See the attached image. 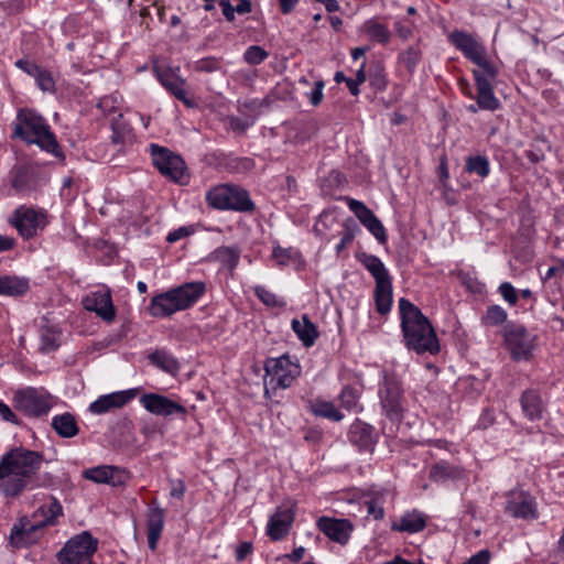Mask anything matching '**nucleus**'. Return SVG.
<instances>
[{
	"instance_id": "nucleus-37",
	"label": "nucleus",
	"mask_w": 564,
	"mask_h": 564,
	"mask_svg": "<svg viewBox=\"0 0 564 564\" xmlns=\"http://www.w3.org/2000/svg\"><path fill=\"white\" fill-rule=\"evenodd\" d=\"M365 268L371 273L376 283L384 282L387 280H391V275L383 262L373 254H364L361 260Z\"/></svg>"
},
{
	"instance_id": "nucleus-63",
	"label": "nucleus",
	"mask_w": 564,
	"mask_h": 564,
	"mask_svg": "<svg viewBox=\"0 0 564 564\" xmlns=\"http://www.w3.org/2000/svg\"><path fill=\"white\" fill-rule=\"evenodd\" d=\"M219 6L221 8L225 19L228 22H232L235 20V13L237 12L235 7L231 4L230 0H219Z\"/></svg>"
},
{
	"instance_id": "nucleus-55",
	"label": "nucleus",
	"mask_w": 564,
	"mask_h": 564,
	"mask_svg": "<svg viewBox=\"0 0 564 564\" xmlns=\"http://www.w3.org/2000/svg\"><path fill=\"white\" fill-rule=\"evenodd\" d=\"M499 293L503 300L510 304L516 305L518 302V293L510 282H503L499 285Z\"/></svg>"
},
{
	"instance_id": "nucleus-31",
	"label": "nucleus",
	"mask_w": 564,
	"mask_h": 564,
	"mask_svg": "<svg viewBox=\"0 0 564 564\" xmlns=\"http://www.w3.org/2000/svg\"><path fill=\"white\" fill-rule=\"evenodd\" d=\"M361 393V387L345 386L338 395L340 406L348 412L361 413L364 411V406L360 402Z\"/></svg>"
},
{
	"instance_id": "nucleus-59",
	"label": "nucleus",
	"mask_w": 564,
	"mask_h": 564,
	"mask_svg": "<svg viewBox=\"0 0 564 564\" xmlns=\"http://www.w3.org/2000/svg\"><path fill=\"white\" fill-rule=\"evenodd\" d=\"M495 414L490 409H485L479 417L478 426L479 429L486 430L495 423Z\"/></svg>"
},
{
	"instance_id": "nucleus-35",
	"label": "nucleus",
	"mask_w": 564,
	"mask_h": 564,
	"mask_svg": "<svg viewBox=\"0 0 564 564\" xmlns=\"http://www.w3.org/2000/svg\"><path fill=\"white\" fill-rule=\"evenodd\" d=\"M112 134L111 142L117 145H127L133 142V132L129 123L124 121L122 115L111 122Z\"/></svg>"
},
{
	"instance_id": "nucleus-50",
	"label": "nucleus",
	"mask_w": 564,
	"mask_h": 564,
	"mask_svg": "<svg viewBox=\"0 0 564 564\" xmlns=\"http://www.w3.org/2000/svg\"><path fill=\"white\" fill-rule=\"evenodd\" d=\"M364 226L373 235V237L380 243H386L387 242L386 229H384L382 223L378 219L377 216H373L371 218V220L367 221Z\"/></svg>"
},
{
	"instance_id": "nucleus-17",
	"label": "nucleus",
	"mask_w": 564,
	"mask_h": 564,
	"mask_svg": "<svg viewBox=\"0 0 564 564\" xmlns=\"http://www.w3.org/2000/svg\"><path fill=\"white\" fill-rule=\"evenodd\" d=\"M82 304L85 310L96 313L106 323H111L116 318V308L109 289L90 292L83 297Z\"/></svg>"
},
{
	"instance_id": "nucleus-16",
	"label": "nucleus",
	"mask_w": 564,
	"mask_h": 564,
	"mask_svg": "<svg viewBox=\"0 0 564 564\" xmlns=\"http://www.w3.org/2000/svg\"><path fill=\"white\" fill-rule=\"evenodd\" d=\"M506 511L517 519L535 520L539 517L535 499L523 490H512L507 495Z\"/></svg>"
},
{
	"instance_id": "nucleus-26",
	"label": "nucleus",
	"mask_w": 564,
	"mask_h": 564,
	"mask_svg": "<svg viewBox=\"0 0 564 564\" xmlns=\"http://www.w3.org/2000/svg\"><path fill=\"white\" fill-rule=\"evenodd\" d=\"M520 404L524 416L530 421H536L542 417L543 401L538 390L528 389L522 392Z\"/></svg>"
},
{
	"instance_id": "nucleus-46",
	"label": "nucleus",
	"mask_w": 564,
	"mask_h": 564,
	"mask_svg": "<svg viewBox=\"0 0 564 564\" xmlns=\"http://www.w3.org/2000/svg\"><path fill=\"white\" fill-rule=\"evenodd\" d=\"M547 150H550V145L545 140H535L524 153L531 163L536 164L545 159Z\"/></svg>"
},
{
	"instance_id": "nucleus-60",
	"label": "nucleus",
	"mask_w": 564,
	"mask_h": 564,
	"mask_svg": "<svg viewBox=\"0 0 564 564\" xmlns=\"http://www.w3.org/2000/svg\"><path fill=\"white\" fill-rule=\"evenodd\" d=\"M253 551V545L251 542H241L236 549V561L242 562L245 558L251 554Z\"/></svg>"
},
{
	"instance_id": "nucleus-19",
	"label": "nucleus",
	"mask_w": 564,
	"mask_h": 564,
	"mask_svg": "<svg viewBox=\"0 0 564 564\" xmlns=\"http://www.w3.org/2000/svg\"><path fill=\"white\" fill-rule=\"evenodd\" d=\"M317 529L329 540L345 545L354 531V524L348 519H337L323 516L316 521Z\"/></svg>"
},
{
	"instance_id": "nucleus-11",
	"label": "nucleus",
	"mask_w": 564,
	"mask_h": 564,
	"mask_svg": "<svg viewBox=\"0 0 564 564\" xmlns=\"http://www.w3.org/2000/svg\"><path fill=\"white\" fill-rule=\"evenodd\" d=\"M97 551V540L88 532H83L65 543L57 553L61 564H93Z\"/></svg>"
},
{
	"instance_id": "nucleus-44",
	"label": "nucleus",
	"mask_w": 564,
	"mask_h": 564,
	"mask_svg": "<svg viewBox=\"0 0 564 564\" xmlns=\"http://www.w3.org/2000/svg\"><path fill=\"white\" fill-rule=\"evenodd\" d=\"M508 314L505 308L499 305H490L487 307L481 321L488 326H498L507 321Z\"/></svg>"
},
{
	"instance_id": "nucleus-64",
	"label": "nucleus",
	"mask_w": 564,
	"mask_h": 564,
	"mask_svg": "<svg viewBox=\"0 0 564 564\" xmlns=\"http://www.w3.org/2000/svg\"><path fill=\"white\" fill-rule=\"evenodd\" d=\"M116 104L117 99L115 97L106 96L99 100L98 107L105 112H111L116 109Z\"/></svg>"
},
{
	"instance_id": "nucleus-9",
	"label": "nucleus",
	"mask_w": 564,
	"mask_h": 564,
	"mask_svg": "<svg viewBox=\"0 0 564 564\" xmlns=\"http://www.w3.org/2000/svg\"><path fill=\"white\" fill-rule=\"evenodd\" d=\"M12 401L15 410L34 419L47 415L54 405L53 395L44 389L33 387L18 389Z\"/></svg>"
},
{
	"instance_id": "nucleus-20",
	"label": "nucleus",
	"mask_w": 564,
	"mask_h": 564,
	"mask_svg": "<svg viewBox=\"0 0 564 564\" xmlns=\"http://www.w3.org/2000/svg\"><path fill=\"white\" fill-rule=\"evenodd\" d=\"M349 442L359 451L373 452L378 442L376 429L359 419H356L349 426L347 433Z\"/></svg>"
},
{
	"instance_id": "nucleus-49",
	"label": "nucleus",
	"mask_w": 564,
	"mask_h": 564,
	"mask_svg": "<svg viewBox=\"0 0 564 564\" xmlns=\"http://www.w3.org/2000/svg\"><path fill=\"white\" fill-rule=\"evenodd\" d=\"M12 187L19 193L32 189L31 177L24 170H18L12 178Z\"/></svg>"
},
{
	"instance_id": "nucleus-28",
	"label": "nucleus",
	"mask_w": 564,
	"mask_h": 564,
	"mask_svg": "<svg viewBox=\"0 0 564 564\" xmlns=\"http://www.w3.org/2000/svg\"><path fill=\"white\" fill-rule=\"evenodd\" d=\"M373 299L377 313L387 315L391 311L393 303L392 279L376 283Z\"/></svg>"
},
{
	"instance_id": "nucleus-1",
	"label": "nucleus",
	"mask_w": 564,
	"mask_h": 564,
	"mask_svg": "<svg viewBox=\"0 0 564 564\" xmlns=\"http://www.w3.org/2000/svg\"><path fill=\"white\" fill-rule=\"evenodd\" d=\"M43 455L24 447H14L0 459V491L15 498L25 489L39 486L34 477L41 468Z\"/></svg>"
},
{
	"instance_id": "nucleus-14",
	"label": "nucleus",
	"mask_w": 564,
	"mask_h": 564,
	"mask_svg": "<svg viewBox=\"0 0 564 564\" xmlns=\"http://www.w3.org/2000/svg\"><path fill=\"white\" fill-rule=\"evenodd\" d=\"M473 76L476 85V101L481 110L496 111L501 107L500 100L495 96L492 82L498 76V68L496 74L489 76L484 69H474Z\"/></svg>"
},
{
	"instance_id": "nucleus-42",
	"label": "nucleus",
	"mask_w": 564,
	"mask_h": 564,
	"mask_svg": "<svg viewBox=\"0 0 564 564\" xmlns=\"http://www.w3.org/2000/svg\"><path fill=\"white\" fill-rule=\"evenodd\" d=\"M364 31L372 40L381 44H387L390 40V31L388 28L376 21L375 19L367 20L362 25Z\"/></svg>"
},
{
	"instance_id": "nucleus-21",
	"label": "nucleus",
	"mask_w": 564,
	"mask_h": 564,
	"mask_svg": "<svg viewBox=\"0 0 564 564\" xmlns=\"http://www.w3.org/2000/svg\"><path fill=\"white\" fill-rule=\"evenodd\" d=\"M84 477L96 484H108L112 487L124 485L129 478L124 469L111 465L88 468L84 471Z\"/></svg>"
},
{
	"instance_id": "nucleus-3",
	"label": "nucleus",
	"mask_w": 564,
	"mask_h": 564,
	"mask_svg": "<svg viewBox=\"0 0 564 564\" xmlns=\"http://www.w3.org/2000/svg\"><path fill=\"white\" fill-rule=\"evenodd\" d=\"M12 138L39 145L56 158L62 156L59 144L46 120L30 108L18 110Z\"/></svg>"
},
{
	"instance_id": "nucleus-6",
	"label": "nucleus",
	"mask_w": 564,
	"mask_h": 564,
	"mask_svg": "<svg viewBox=\"0 0 564 564\" xmlns=\"http://www.w3.org/2000/svg\"><path fill=\"white\" fill-rule=\"evenodd\" d=\"M264 395L269 397L270 389H288L301 375V366L291 360L289 355L278 358H267L264 361Z\"/></svg>"
},
{
	"instance_id": "nucleus-54",
	"label": "nucleus",
	"mask_w": 564,
	"mask_h": 564,
	"mask_svg": "<svg viewBox=\"0 0 564 564\" xmlns=\"http://www.w3.org/2000/svg\"><path fill=\"white\" fill-rule=\"evenodd\" d=\"M58 347L57 337L54 332L46 329L41 334V350L53 351Z\"/></svg>"
},
{
	"instance_id": "nucleus-57",
	"label": "nucleus",
	"mask_w": 564,
	"mask_h": 564,
	"mask_svg": "<svg viewBox=\"0 0 564 564\" xmlns=\"http://www.w3.org/2000/svg\"><path fill=\"white\" fill-rule=\"evenodd\" d=\"M0 416L3 421L20 425V421L18 416L14 414V412L11 410V408L6 404L3 401L0 400Z\"/></svg>"
},
{
	"instance_id": "nucleus-56",
	"label": "nucleus",
	"mask_w": 564,
	"mask_h": 564,
	"mask_svg": "<svg viewBox=\"0 0 564 564\" xmlns=\"http://www.w3.org/2000/svg\"><path fill=\"white\" fill-rule=\"evenodd\" d=\"M324 86H325V84L323 80H317V82H315L314 87L311 90V93L307 94V97H308L312 106L316 107L322 102L323 96H324L323 95Z\"/></svg>"
},
{
	"instance_id": "nucleus-47",
	"label": "nucleus",
	"mask_w": 564,
	"mask_h": 564,
	"mask_svg": "<svg viewBox=\"0 0 564 564\" xmlns=\"http://www.w3.org/2000/svg\"><path fill=\"white\" fill-rule=\"evenodd\" d=\"M159 80L171 94L176 91L180 87L186 86V82L183 78L169 70L159 73Z\"/></svg>"
},
{
	"instance_id": "nucleus-41",
	"label": "nucleus",
	"mask_w": 564,
	"mask_h": 564,
	"mask_svg": "<svg viewBox=\"0 0 564 564\" xmlns=\"http://www.w3.org/2000/svg\"><path fill=\"white\" fill-rule=\"evenodd\" d=\"M359 231L360 228L352 218H348L343 223V230L340 232L341 238L335 247L336 253L338 256L345 250L347 246L354 241L356 235Z\"/></svg>"
},
{
	"instance_id": "nucleus-39",
	"label": "nucleus",
	"mask_w": 564,
	"mask_h": 564,
	"mask_svg": "<svg viewBox=\"0 0 564 564\" xmlns=\"http://www.w3.org/2000/svg\"><path fill=\"white\" fill-rule=\"evenodd\" d=\"M429 476L435 482H444L448 479L457 478L459 471L449 463L441 460L431 467Z\"/></svg>"
},
{
	"instance_id": "nucleus-13",
	"label": "nucleus",
	"mask_w": 564,
	"mask_h": 564,
	"mask_svg": "<svg viewBox=\"0 0 564 564\" xmlns=\"http://www.w3.org/2000/svg\"><path fill=\"white\" fill-rule=\"evenodd\" d=\"M18 234L25 240L32 239L47 226L46 212L28 206H19L9 218Z\"/></svg>"
},
{
	"instance_id": "nucleus-10",
	"label": "nucleus",
	"mask_w": 564,
	"mask_h": 564,
	"mask_svg": "<svg viewBox=\"0 0 564 564\" xmlns=\"http://www.w3.org/2000/svg\"><path fill=\"white\" fill-rule=\"evenodd\" d=\"M149 148L153 165L164 177L180 185L188 183L185 161L178 154L155 143H151Z\"/></svg>"
},
{
	"instance_id": "nucleus-22",
	"label": "nucleus",
	"mask_w": 564,
	"mask_h": 564,
	"mask_svg": "<svg viewBox=\"0 0 564 564\" xmlns=\"http://www.w3.org/2000/svg\"><path fill=\"white\" fill-rule=\"evenodd\" d=\"M137 394L138 389H129L101 395L90 403L89 411L94 414H104L113 409H120L135 398Z\"/></svg>"
},
{
	"instance_id": "nucleus-15",
	"label": "nucleus",
	"mask_w": 564,
	"mask_h": 564,
	"mask_svg": "<svg viewBox=\"0 0 564 564\" xmlns=\"http://www.w3.org/2000/svg\"><path fill=\"white\" fill-rule=\"evenodd\" d=\"M43 529L37 520L21 517L11 528L10 543L18 549L32 545L40 540Z\"/></svg>"
},
{
	"instance_id": "nucleus-62",
	"label": "nucleus",
	"mask_w": 564,
	"mask_h": 564,
	"mask_svg": "<svg viewBox=\"0 0 564 564\" xmlns=\"http://www.w3.org/2000/svg\"><path fill=\"white\" fill-rule=\"evenodd\" d=\"M176 99L182 101L187 108H194L196 102L188 97L185 86L180 87L176 91L172 94Z\"/></svg>"
},
{
	"instance_id": "nucleus-27",
	"label": "nucleus",
	"mask_w": 564,
	"mask_h": 564,
	"mask_svg": "<svg viewBox=\"0 0 564 564\" xmlns=\"http://www.w3.org/2000/svg\"><path fill=\"white\" fill-rule=\"evenodd\" d=\"M291 326L305 347H312L315 344L319 333L316 325L311 322L307 315H302L301 321L294 318Z\"/></svg>"
},
{
	"instance_id": "nucleus-7",
	"label": "nucleus",
	"mask_w": 564,
	"mask_h": 564,
	"mask_svg": "<svg viewBox=\"0 0 564 564\" xmlns=\"http://www.w3.org/2000/svg\"><path fill=\"white\" fill-rule=\"evenodd\" d=\"M505 346L513 361H530L536 348V335L518 323H507L502 329Z\"/></svg>"
},
{
	"instance_id": "nucleus-52",
	"label": "nucleus",
	"mask_w": 564,
	"mask_h": 564,
	"mask_svg": "<svg viewBox=\"0 0 564 564\" xmlns=\"http://www.w3.org/2000/svg\"><path fill=\"white\" fill-rule=\"evenodd\" d=\"M220 68V62L216 57H205L197 61L194 65L196 72L214 73Z\"/></svg>"
},
{
	"instance_id": "nucleus-40",
	"label": "nucleus",
	"mask_w": 564,
	"mask_h": 564,
	"mask_svg": "<svg viewBox=\"0 0 564 564\" xmlns=\"http://www.w3.org/2000/svg\"><path fill=\"white\" fill-rule=\"evenodd\" d=\"M422 59V51L419 45H411L402 51L399 56V63L406 68L410 74H413Z\"/></svg>"
},
{
	"instance_id": "nucleus-34",
	"label": "nucleus",
	"mask_w": 564,
	"mask_h": 564,
	"mask_svg": "<svg viewBox=\"0 0 564 564\" xmlns=\"http://www.w3.org/2000/svg\"><path fill=\"white\" fill-rule=\"evenodd\" d=\"M212 258L223 268L234 271L240 259V249L237 246H221L214 250Z\"/></svg>"
},
{
	"instance_id": "nucleus-5",
	"label": "nucleus",
	"mask_w": 564,
	"mask_h": 564,
	"mask_svg": "<svg viewBox=\"0 0 564 564\" xmlns=\"http://www.w3.org/2000/svg\"><path fill=\"white\" fill-rule=\"evenodd\" d=\"M207 205L217 210L252 213L256 204L243 187L236 184H218L210 187L205 195Z\"/></svg>"
},
{
	"instance_id": "nucleus-45",
	"label": "nucleus",
	"mask_w": 564,
	"mask_h": 564,
	"mask_svg": "<svg viewBox=\"0 0 564 564\" xmlns=\"http://www.w3.org/2000/svg\"><path fill=\"white\" fill-rule=\"evenodd\" d=\"M347 205L349 209L355 214V216L359 219V221L365 225L367 221L371 220L373 216V212L369 209L362 202L357 200L355 198L346 197Z\"/></svg>"
},
{
	"instance_id": "nucleus-38",
	"label": "nucleus",
	"mask_w": 564,
	"mask_h": 564,
	"mask_svg": "<svg viewBox=\"0 0 564 564\" xmlns=\"http://www.w3.org/2000/svg\"><path fill=\"white\" fill-rule=\"evenodd\" d=\"M465 171L469 174H476L481 180L490 173V163L486 155H469L465 160Z\"/></svg>"
},
{
	"instance_id": "nucleus-18",
	"label": "nucleus",
	"mask_w": 564,
	"mask_h": 564,
	"mask_svg": "<svg viewBox=\"0 0 564 564\" xmlns=\"http://www.w3.org/2000/svg\"><path fill=\"white\" fill-rule=\"evenodd\" d=\"M140 403L144 409L159 416L181 415L185 417L187 410L181 403H177L165 395L158 393H145L140 398Z\"/></svg>"
},
{
	"instance_id": "nucleus-23",
	"label": "nucleus",
	"mask_w": 564,
	"mask_h": 564,
	"mask_svg": "<svg viewBox=\"0 0 564 564\" xmlns=\"http://www.w3.org/2000/svg\"><path fill=\"white\" fill-rule=\"evenodd\" d=\"M293 521L294 513L291 509L278 508L269 519L267 534L273 541L282 540L289 533Z\"/></svg>"
},
{
	"instance_id": "nucleus-36",
	"label": "nucleus",
	"mask_w": 564,
	"mask_h": 564,
	"mask_svg": "<svg viewBox=\"0 0 564 564\" xmlns=\"http://www.w3.org/2000/svg\"><path fill=\"white\" fill-rule=\"evenodd\" d=\"M148 358L152 365L170 375H175L180 370V362L177 359L165 350H154Z\"/></svg>"
},
{
	"instance_id": "nucleus-51",
	"label": "nucleus",
	"mask_w": 564,
	"mask_h": 564,
	"mask_svg": "<svg viewBox=\"0 0 564 564\" xmlns=\"http://www.w3.org/2000/svg\"><path fill=\"white\" fill-rule=\"evenodd\" d=\"M34 78L41 90L51 93L55 89V82L48 70L41 68Z\"/></svg>"
},
{
	"instance_id": "nucleus-8",
	"label": "nucleus",
	"mask_w": 564,
	"mask_h": 564,
	"mask_svg": "<svg viewBox=\"0 0 564 564\" xmlns=\"http://www.w3.org/2000/svg\"><path fill=\"white\" fill-rule=\"evenodd\" d=\"M378 394L383 415L392 423L399 424L403 420L405 409L401 382L397 376L382 371Z\"/></svg>"
},
{
	"instance_id": "nucleus-53",
	"label": "nucleus",
	"mask_w": 564,
	"mask_h": 564,
	"mask_svg": "<svg viewBox=\"0 0 564 564\" xmlns=\"http://www.w3.org/2000/svg\"><path fill=\"white\" fill-rule=\"evenodd\" d=\"M272 257L278 265L285 267L289 265L293 260L294 252L291 248L284 249L281 247H275L272 251Z\"/></svg>"
},
{
	"instance_id": "nucleus-32",
	"label": "nucleus",
	"mask_w": 564,
	"mask_h": 564,
	"mask_svg": "<svg viewBox=\"0 0 564 564\" xmlns=\"http://www.w3.org/2000/svg\"><path fill=\"white\" fill-rule=\"evenodd\" d=\"M30 289L29 281L26 279L0 275V295L4 296H22Z\"/></svg>"
},
{
	"instance_id": "nucleus-61",
	"label": "nucleus",
	"mask_w": 564,
	"mask_h": 564,
	"mask_svg": "<svg viewBox=\"0 0 564 564\" xmlns=\"http://www.w3.org/2000/svg\"><path fill=\"white\" fill-rule=\"evenodd\" d=\"M186 486L185 482L181 479L171 480V492L170 495L173 498L182 499L185 495Z\"/></svg>"
},
{
	"instance_id": "nucleus-48",
	"label": "nucleus",
	"mask_w": 564,
	"mask_h": 564,
	"mask_svg": "<svg viewBox=\"0 0 564 564\" xmlns=\"http://www.w3.org/2000/svg\"><path fill=\"white\" fill-rule=\"evenodd\" d=\"M269 53L259 45L249 46L243 53V59L249 65H259L264 62Z\"/></svg>"
},
{
	"instance_id": "nucleus-43",
	"label": "nucleus",
	"mask_w": 564,
	"mask_h": 564,
	"mask_svg": "<svg viewBox=\"0 0 564 564\" xmlns=\"http://www.w3.org/2000/svg\"><path fill=\"white\" fill-rule=\"evenodd\" d=\"M253 291L256 296L268 307L282 308L286 305V302L283 299L279 297L262 285H257Z\"/></svg>"
},
{
	"instance_id": "nucleus-33",
	"label": "nucleus",
	"mask_w": 564,
	"mask_h": 564,
	"mask_svg": "<svg viewBox=\"0 0 564 564\" xmlns=\"http://www.w3.org/2000/svg\"><path fill=\"white\" fill-rule=\"evenodd\" d=\"M308 410L315 416L324 417L333 422L344 420V414L330 401L315 399L310 402Z\"/></svg>"
},
{
	"instance_id": "nucleus-58",
	"label": "nucleus",
	"mask_w": 564,
	"mask_h": 564,
	"mask_svg": "<svg viewBox=\"0 0 564 564\" xmlns=\"http://www.w3.org/2000/svg\"><path fill=\"white\" fill-rule=\"evenodd\" d=\"M15 66L33 77L42 68L39 65H36L35 63L28 61V59H18L15 62Z\"/></svg>"
},
{
	"instance_id": "nucleus-30",
	"label": "nucleus",
	"mask_w": 564,
	"mask_h": 564,
	"mask_svg": "<svg viewBox=\"0 0 564 564\" xmlns=\"http://www.w3.org/2000/svg\"><path fill=\"white\" fill-rule=\"evenodd\" d=\"M51 425L56 434L63 438H72L79 433L77 421L69 412L53 416Z\"/></svg>"
},
{
	"instance_id": "nucleus-4",
	"label": "nucleus",
	"mask_w": 564,
	"mask_h": 564,
	"mask_svg": "<svg viewBox=\"0 0 564 564\" xmlns=\"http://www.w3.org/2000/svg\"><path fill=\"white\" fill-rule=\"evenodd\" d=\"M202 281L186 282L166 292L154 295L149 304V314L156 318L169 317L178 311L192 307L205 293Z\"/></svg>"
},
{
	"instance_id": "nucleus-24",
	"label": "nucleus",
	"mask_w": 564,
	"mask_h": 564,
	"mask_svg": "<svg viewBox=\"0 0 564 564\" xmlns=\"http://www.w3.org/2000/svg\"><path fill=\"white\" fill-rule=\"evenodd\" d=\"M165 512L164 510L153 505L149 508L147 514V529H148V545L151 551H155L158 542L164 528Z\"/></svg>"
},
{
	"instance_id": "nucleus-2",
	"label": "nucleus",
	"mask_w": 564,
	"mask_h": 564,
	"mask_svg": "<svg viewBox=\"0 0 564 564\" xmlns=\"http://www.w3.org/2000/svg\"><path fill=\"white\" fill-rule=\"evenodd\" d=\"M399 314L403 341L409 350L417 355H436L441 350L440 340L430 319L409 300H399Z\"/></svg>"
},
{
	"instance_id": "nucleus-12",
	"label": "nucleus",
	"mask_w": 564,
	"mask_h": 564,
	"mask_svg": "<svg viewBox=\"0 0 564 564\" xmlns=\"http://www.w3.org/2000/svg\"><path fill=\"white\" fill-rule=\"evenodd\" d=\"M448 39L466 58L478 65L479 69H484L489 76L496 74V65L488 61L485 46L471 34L454 31L449 34Z\"/></svg>"
},
{
	"instance_id": "nucleus-29",
	"label": "nucleus",
	"mask_w": 564,
	"mask_h": 564,
	"mask_svg": "<svg viewBox=\"0 0 564 564\" xmlns=\"http://www.w3.org/2000/svg\"><path fill=\"white\" fill-rule=\"evenodd\" d=\"M63 514L61 502L55 498H51L48 505L40 506L32 514L33 520H37L44 528L57 523L58 517Z\"/></svg>"
},
{
	"instance_id": "nucleus-25",
	"label": "nucleus",
	"mask_w": 564,
	"mask_h": 564,
	"mask_svg": "<svg viewBox=\"0 0 564 564\" xmlns=\"http://www.w3.org/2000/svg\"><path fill=\"white\" fill-rule=\"evenodd\" d=\"M427 518L419 511L412 510L402 514L398 522L391 524V530L397 532L417 533L426 528Z\"/></svg>"
}]
</instances>
